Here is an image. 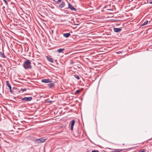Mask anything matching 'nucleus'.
<instances>
[{
  "label": "nucleus",
  "instance_id": "f257e3e1",
  "mask_svg": "<svg viewBox=\"0 0 152 152\" xmlns=\"http://www.w3.org/2000/svg\"><path fill=\"white\" fill-rule=\"evenodd\" d=\"M23 66L25 69H31L32 66L30 61L27 60L25 61L23 64Z\"/></svg>",
  "mask_w": 152,
  "mask_h": 152
},
{
  "label": "nucleus",
  "instance_id": "f03ea898",
  "mask_svg": "<svg viewBox=\"0 0 152 152\" xmlns=\"http://www.w3.org/2000/svg\"><path fill=\"white\" fill-rule=\"evenodd\" d=\"M45 139L43 138H40L36 140L35 142L36 144H40L43 143L45 141Z\"/></svg>",
  "mask_w": 152,
  "mask_h": 152
},
{
  "label": "nucleus",
  "instance_id": "7ed1b4c3",
  "mask_svg": "<svg viewBox=\"0 0 152 152\" xmlns=\"http://www.w3.org/2000/svg\"><path fill=\"white\" fill-rule=\"evenodd\" d=\"M32 99V97H25L22 98L21 99V101H23V103H25L26 102H29L31 101Z\"/></svg>",
  "mask_w": 152,
  "mask_h": 152
},
{
  "label": "nucleus",
  "instance_id": "20e7f679",
  "mask_svg": "<svg viewBox=\"0 0 152 152\" xmlns=\"http://www.w3.org/2000/svg\"><path fill=\"white\" fill-rule=\"evenodd\" d=\"M67 8L70 9L72 11H76V9L69 3H68V7Z\"/></svg>",
  "mask_w": 152,
  "mask_h": 152
},
{
  "label": "nucleus",
  "instance_id": "39448f33",
  "mask_svg": "<svg viewBox=\"0 0 152 152\" xmlns=\"http://www.w3.org/2000/svg\"><path fill=\"white\" fill-rule=\"evenodd\" d=\"M41 82L45 83H48L52 82V80L50 79H43L42 80Z\"/></svg>",
  "mask_w": 152,
  "mask_h": 152
},
{
  "label": "nucleus",
  "instance_id": "423d86ee",
  "mask_svg": "<svg viewBox=\"0 0 152 152\" xmlns=\"http://www.w3.org/2000/svg\"><path fill=\"white\" fill-rule=\"evenodd\" d=\"M49 83L48 84V86L50 88H53L55 87V83L54 82L52 83Z\"/></svg>",
  "mask_w": 152,
  "mask_h": 152
},
{
  "label": "nucleus",
  "instance_id": "0eeeda50",
  "mask_svg": "<svg viewBox=\"0 0 152 152\" xmlns=\"http://www.w3.org/2000/svg\"><path fill=\"white\" fill-rule=\"evenodd\" d=\"M46 57L47 58V60L48 61H49V62H50L51 63H53V58H52L51 57V56H46Z\"/></svg>",
  "mask_w": 152,
  "mask_h": 152
},
{
  "label": "nucleus",
  "instance_id": "6e6552de",
  "mask_svg": "<svg viewBox=\"0 0 152 152\" xmlns=\"http://www.w3.org/2000/svg\"><path fill=\"white\" fill-rule=\"evenodd\" d=\"M75 122V120H73L70 122V124H71V129L72 131H73V126L74 125Z\"/></svg>",
  "mask_w": 152,
  "mask_h": 152
},
{
  "label": "nucleus",
  "instance_id": "1a4fd4ad",
  "mask_svg": "<svg viewBox=\"0 0 152 152\" xmlns=\"http://www.w3.org/2000/svg\"><path fill=\"white\" fill-rule=\"evenodd\" d=\"M121 29L120 28H114V31L115 32H118L121 31Z\"/></svg>",
  "mask_w": 152,
  "mask_h": 152
},
{
  "label": "nucleus",
  "instance_id": "9d476101",
  "mask_svg": "<svg viewBox=\"0 0 152 152\" xmlns=\"http://www.w3.org/2000/svg\"><path fill=\"white\" fill-rule=\"evenodd\" d=\"M63 36L64 37L67 38L71 34L70 33H69L64 34H63Z\"/></svg>",
  "mask_w": 152,
  "mask_h": 152
},
{
  "label": "nucleus",
  "instance_id": "9b49d317",
  "mask_svg": "<svg viewBox=\"0 0 152 152\" xmlns=\"http://www.w3.org/2000/svg\"><path fill=\"white\" fill-rule=\"evenodd\" d=\"M0 56L3 58H6V56L4 55V53L1 52H0Z\"/></svg>",
  "mask_w": 152,
  "mask_h": 152
},
{
  "label": "nucleus",
  "instance_id": "f8f14e48",
  "mask_svg": "<svg viewBox=\"0 0 152 152\" xmlns=\"http://www.w3.org/2000/svg\"><path fill=\"white\" fill-rule=\"evenodd\" d=\"M65 3L64 2L62 1V3L59 5V7L60 8H63L65 6Z\"/></svg>",
  "mask_w": 152,
  "mask_h": 152
},
{
  "label": "nucleus",
  "instance_id": "ddd939ff",
  "mask_svg": "<svg viewBox=\"0 0 152 152\" xmlns=\"http://www.w3.org/2000/svg\"><path fill=\"white\" fill-rule=\"evenodd\" d=\"M6 83L7 86L9 88H11V86L9 83V81H6Z\"/></svg>",
  "mask_w": 152,
  "mask_h": 152
},
{
  "label": "nucleus",
  "instance_id": "4468645a",
  "mask_svg": "<svg viewBox=\"0 0 152 152\" xmlns=\"http://www.w3.org/2000/svg\"><path fill=\"white\" fill-rule=\"evenodd\" d=\"M64 49L60 48L58 50V51L59 53H61L64 50Z\"/></svg>",
  "mask_w": 152,
  "mask_h": 152
},
{
  "label": "nucleus",
  "instance_id": "2eb2a0df",
  "mask_svg": "<svg viewBox=\"0 0 152 152\" xmlns=\"http://www.w3.org/2000/svg\"><path fill=\"white\" fill-rule=\"evenodd\" d=\"M123 150L121 149H116L114 150V152H120L122 151Z\"/></svg>",
  "mask_w": 152,
  "mask_h": 152
},
{
  "label": "nucleus",
  "instance_id": "dca6fc26",
  "mask_svg": "<svg viewBox=\"0 0 152 152\" xmlns=\"http://www.w3.org/2000/svg\"><path fill=\"white\" fill-rule=\"evenodd\" d=\"M148 22V20H145L143 23L142 24V26H145V25H146V24H147Z\"/></svg>",
  "mask_w": 152,
  "mask_h": 152
},
{
  "label": "nucleus",
  "instance_id": "f3484780",
  "mask_svg": "<svg viewBox=\"0 0 152 152\" xmlns=\"http://www.w3.org/2000/svg\"><path fill=\"white\" fill-rule=\"evenodd\" d=\"M74 76L77 80H79L80 79V78L79 77V76L78 75H74Z\"/></svg>",
  "mask_w": 152,
  "mask_h": 152
},
{
  "label": "nucleus",
  "instance_id": "a211bd4d",
  "mask_svg": "<svg viewBox=\"0 0 152 152\" xmlns=\"http://www.w3.org/2000/svg\"><path fill=\"white\" fill-rule=\"evenodd\" d=\"M138 152H145V151L143 149H142L140 150Z\"/></svg>",
  "mask_w": 152,
  "mask_h": 152
},
{
  "label": "nucleus",
  "instance_id": "6ab92c4d",
  "mask_svg": "<svg viewBox=\"0 0 152 152\" xmlns=\"http://www.w3.org/2000/svg\"><path fill=\"white\" fill-rule=\"evenodd\" d=\"M54 40H55L56 41H59V40L57 38L55 37V39H54Z\"/></svg>",
  "mask_w": 152,
  "mask_h": 152
},
{
  "label": "nucleus",
  "instance_id": "aec40b11",
  "mask_svg": "<svg viewBox=\"0 0 152 152\" xmlns=\"http://www.w3.org/2000/svg\"><path fill=\"white\" fill-rule=\"evenodd\" d=\"M3 1H4V2H5V4L7 5H8V2H7V1L6 0H3Z\"/></svg>",
  "mask_w": 152,
  "mask_h": 152
},
{
  "label": "nucleus",
  "instance_id": "412c9836",
  "mask_svg": "<svg viewBox=\"0 0 152 152\" xmlns=\"http://www.w3.org/2000/svg\"><path fill=\"white\" fill-rule=\"evenodd\" d=\"M21 91H26V88H21Z\"/></svg>",
  "mask_w": 152,
  "mask_h": 152
},
{
  "label": "nucleus",
  "instance_id": "4be33fe9",
  "mask_svg": "<svg viewBox=\"0 0 152 152\" xmlns=\"http://www.w3.org/2000/svg\"><path fill=\"white\" fill-rule=\"evenodd\" d=\"M91 152H99L98 150H94V151H92Z\"/></svg>",
  "mask_w": 152,
  "mask_h": 152
},
{
  "label": "nucleus",
  "instance_id": "5701e85b",
  "mask_svg": "<svg viewBox=\"0 0 152 152\" xmlns=\"http://www.w3.org/2000/svg\"><path fill=\"white\" fill-rule=\"evenodd\" d=\"M61 0H57L56 1V2L57 3H59L61 2Z\"/></svg>",
  "mask_w": 152,
  "mask_h": 152
},
{
  "label": "nucleus",
  "instance_id": "b1692460",
  "mask_svg": "<svg viewBox=\"0 0 152 152\" xmlns=\"http://www.w3.org/2000/svg\"><path fill=\"white\" fill-rule=\"evenodd\" d=\"M80 90H77L76 91V92L77 93H80Z\"/></svg>",
  "mask_w": 152,
  "mask_h": 152
},
{
  "label": "nucleus",
  "instance_id": "393cba45",
  "mask_svg": "<svg viewBox=\"0 0 152 152\" xmlns=\"http://www.w3.org/2000/svg\"><path fill=\"white\" fill-rule=\"evenodd\" d=\"M9 89H10V91L11 92V93H12V88H9Z\"/></svg>",
  "mask_w": 152,
  "mask_h": 152
},
{
  "label": "nucleus",
  "instance_id": "a878e982",
  "mask_svg": "<svg viewBox=\"0 0 152 152\" xmlns=\"http://www.w3.org/2000/svg\"><path fill=\"white\" fill-rule=\"evenodd\" d=\"M150 3L152 4V0L151 1L149 2Z\"/></svg>",
  "mask_w": 152,
  "mask_h": 152
},
{
  "label": "nucleus",
  "instance_id": "bb28decb",
  "mask_svg": "<svg viewBox=\"0 0 152 152\" xmlns=\"http://www.w3.org/2000/svg\"><path fill=\"white\" fill-rule=\"evenodd\" d=\"M86 152H90V151H87Z\"/></svg>",
  "mask_w": 152,
  "mask_h": 152
},
{
  "label": "nucleus",
  "instance_id": "cd10ccee",
  "mask_svg": "<svg viewBox=\"0 0 152 152\" xmlns=\"http://www.w3.org/2000/svg\"><path fill=\"white\" fill-rule=\"evenodd\" d=\"M52 33H53V30H52Z\"/></svg>",
  "mask_w": 152,
  "mask_h": 152
},
{
  "label": "nucleus",
  "instance_id": "c85d7f7f",
  "mask_svg": "<svg viewBox=\"0 0 152 152\" xmlns=\"http://www.w3.org/2000/svg\"><path fill=\"white\" fill-rule=\"evenodd\" d=\"M55 0V1H57V0Z\"/></svg>",
  "mask_w": 152,
  "mask_h": 152
}]
</instances>
